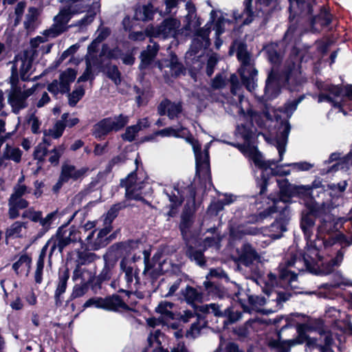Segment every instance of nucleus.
Wrapping results in <instances>:
<instances>
[{
    "mask_svg": "<svg viewBox=\"0 0 352 352\" xmlns=\"http://www.w3.org/2000/svg\"><path fill=\"white\" fill-rule=\"evenodd\" d=\"M210 19L214 23V30L217 37L224 32L226 25L230 23L219 11L212 10L210 12Z\"/></svg>",
    "mask_w": 352,
    "mask_h": 352,
    "instance_id": "obj_31",
    "label": "nucleus"
},
{
    "mask_svg": "<svg viewBox=\"0 0 352 352\" xmlns=\"http://www.w3.org/2000/svg\"><path fill=\"white\" fill-rule=\"evenodd\" d=\"M252 0H245L244 6L245 8L242 14L239 13L238 11L233 12V16L236 20H238L241 18H244V21L243 22V25L250 24L254 19V12L251 8Z\"/></svg>",
    "mask_w": 352,
    "mask_h": 352,
    "instance_id": "obj_39",
    "label": "nucleus"
},
{
    "mask_svg": "<svg viewBox=\"0 0 352 352\" xmlns=\"http://www.w3.org/2000/svg\"><path fill=\"white\" fill-rule=\"evenodd\" d=\"M283 319L285 324L281 328L277 335V339L269 340L268 345L274 352H289L290 347L307 342V345L313 349H318L320 352H327L330 348V336L325 333L322 320L315 319L306 324L297 326L298 336L295 339L283 340L282 334L287 329L292 331L294 324L289 317L280 316L273 320L274 324H277Z\"/></svg>",
    "mask_w": 352,
    "mask_h": 352,
    "instance_id": "obj_3",
    "label": "nucleus"
},
{
    "mask_svg": "<svg viewBox=\"0 0 352 352\" xmlns=\"http://www.w3.org/2000/svg\"><path fill=\"white\" fill-rule=\"evenodd\" d=\"M280 92V79L272 70L269 73L266 80L264 95L261 96L262 101L266 102L276 98Z\"/></svg>",
    "mask_w": 352,
    "mask_h": 352,
    "instance_id": "obj_22",
    "label": "nucleus"
},
{
    "mask_svg": "<svg viewBox=\"0 0 352 352\" xmlns=\"http://www.w3.org/2000/svg\"><path fill=\"white\" fill-rule=\"evenodd\" d=\"M128 122L129 117L123 114L104 118L96 125L94 134L96 137L100 138L108 134L111 131H117L120 130Z\"/></svg>",
    "mask_w": 352,
    "mask_h": 352,
    "instance_id": "obj_16",
    "label": "nucleus"
},
{
    "mask_svg": "<svg viewBox=\"0 0 352 352\" xmlns=\"http://www.w3.org/2000/svg\"><path fill=\"white\" fill-rule=\"evenodd\" d=\"M88 290V285L86 282L76 285L71 294V298L74 299L84 296Z\"/></svg>",
    "mask_w": 352,
    "mask_h": 352,
    "instance_id": "obj_64",
    "label": "nucleus"
},
{
    "mask_svg": "<svg viewBox=\"0 0 352 352\" xmlns=\"http://www.w3.org/2000/svg\"><path fill=\"white\" fill-rule=\"evenodd\" d=\"M158 50V45L154 43L153 45H148L146 50L142 52L140 56L141 63L140 65L141 69L146 67L151 63Z\"/></svg>",
    "mask_w": 352,
    "mask_h": 352,
    "instance_id": "obj_38",
    "label": "nucleus"
},
{
    "mask_svg": "<svg viewBox=\"0 0 352 352\" xmlns=\"http://www.w3.org/2000/svg\"><path fill=\"white\" fill-rule=\"evenodd\" d=\"M120 269L124 274V287L133 292L138 289L137 285L140 283L138 276L139 270L135 264V260L131 261L126 258L122 259L120 263Z\"/></svg>",
    "mask_w": 352,
    "mask_h": 352,
    "instance_id": "obj_18",
    "label": "nucleus"
},
{
    "mask_svg": "<svg viewBox=\"0 0 352 352\" xmlns=\"http://www.w3.org/2000/svg\"><path fill=\"white\" fill-rule=\"evenodd\" d=\"M304 96H300L298 99L287 102L283 107V112L287 118H290L293 113L297 109L299 103L303 100Z\"/></svg>",
    "mask_w": 352,
    "mask_h": 352,
    "instance_id": "obj_60",
    "label": "nucleus"
},
{
    "mask_svg": "<svg viewBox=\"0 0 352 352\" xmlns=\"http://www.w3.org/2000/svg\"><path fill=\"white\" fill-rule=\"evenodd\" d=\"M23 212L21 217L23 219H28L33 222H38V220L42 217V212L38 210H35L34 208H27Z\"/></svg>",
    "mask_w": 352,
    "mask_h": 352,
    "instance_id": "obj_58",
    "label": "nucleus"
},
{
    "mask_svg": "<svg viewBox=\"0 0 352 352\" xmlns=\"http://www.w3.org/2000/svg\"><path fill=\"white\" fill-rule=\"evenodd\" d=\"M111 230V225H104V228L98 231L97 237L94 241L92 237L95 231H91L86 237L88 245L94 250L105 246L108 243L107 234L110 232Z\"/></svg>",
    "mask_w": 352,
    "mask_h": 352,
    "instance_id": "obj_24",
    "label": "nucleus"
},
{
    "mask_svg": "<svg viewBox=\"0 0 352 352\" xmlns=\"http://www.w3.org/2000/svg\"><path fill=\"white\" fill-rule=\"evenodd\" d=\"M160 69L168 67L172 76H177L183 73L184 68L182 63H179L175 55H171L168 59H164L159 62Z\"/></svg>",
    "mask_w": 352,
    "mask_h": 352,
    "instance_id": "obj_28",
    "label": "nucleus"
},
{
    "mask_svg": "<svg viewBox=\"0 0 352 352\" xmlns=\"http://www.w3.org/2000/svg\"><path fill=\"white\" fill-rule=\"evenodd\" d=\"M47 253V250L45 248H43L41 250V252L40 253L39 257L38 258L37 263H36V269L35 271V281L37 283H41L42 282V276H43V271L44 267V260L45 257Z\"/></svg>",
    "mask_w": 352,
    "mask_h": 352,
    "instance_id": "obj_49",
    "label": "nucleus"
},
{
    "mask_svg": "<svg viewBox=\"0 0 352 352\" xmlns=\"http://www.w3.org/2000/svg\"><path fill=\"white\" fill-rule=\"evenodd\" d=\"M157 110L160 115L167 114L170 119H174L182 112V107L179 102L175 103L164 100L160 104Z\"/></svg>",
    "mask_w": 352,
    "mask_h": 352,
    "instance_id": "obj_27",
    "label": "nucleus"
},
{
    "mask_svg": "<svg viewBox=\"0 0 352 352\" xmlns=\"http://www.w3.org/2000/svg\"><path fill=\"white\" fill-rule=\"evenodd\" d=\"M100 4L98 2H94L91 6V10L90 11V14L86 15L83 19H82L79 21L80 25H85L87 24L90 23L94 20V16L100 10Z\"/></svg>",
    "mask_w": 352,
    "mask_h": 352,
    "instance_id": "obj_62",
    "label": "nucleus"
},
{
    "mask_svg": "<svg viewBox=\"0 0 352 352\" xmlns=\"http://www.w3.org/2000/svg\"><path fill=\"white\" fill-rule=\"evenodd\" d=\"M335 162L331 165V173L339 170L346 172L349 169L351 160L346 155L342 156L341 160Z\"/></svg>",
    "mask_w": 352,
    "mask_h": 352,
    "instance_id": "obj_57",
    "label": "nucleus"
},
{
    "mask_svg": "<svg viewBox=\"0 0 352 352\" xmlns=\"http://www.w3.org/2000/svg\"><path fill=\"white\" fill-rule=\"evenodd\" d=\"M330 21V14L326 10L320 11V14L311 19L310 31H319L322 27L327 25Z\"/></svg>",
    "mask_w": 352,
    "mask_h": 352,
    "instance_id": "obj_30",
    "label": "nucleus"
},
{
    "mask_svg": "<svg viewBox=\"0 0 352 352\" xmlns=\"http://www.w3.org/2000/svg\"><path fill=\"white\" fill-rule=\"evenodd\" d=\"M277 185L279 187L278 198L270 197L272 205L260 213L261 218H266L271 214L279 212V217L265 229L264 234L269 236L272 239H277L282 236L283 233L287 230V225L289 221V212L287 204L292 197L300 194H308L311 190L309 186H293L287 179H277Z\"/></svg>",
    "mask_w": 352,
    "mask_h": 352,
    "instance_id": "obj_5",
    "label": "nucleus"
},
{
    "mask_svg": "<svg viewBox=\"0 0 352 352\" xmlns=\"http://www.w3.org/2000/svg\"><path fill=\"white\" fill-rule=\"evenodd\" d=\"M231 84V92L234 96H238L240 104L242 106L244 102V97L240 93L241 85H240L238 77L235 74H232L230 78Z\"/></svg>",
    "mask_w": 352,
    "mask_h": 352,
    "instance_id": "obj_53",
    "label": "nucleus"
},
{
    "mask_svg": "<svg viewBox=\"0 0 352 352\" xmlns=\"http://www.w3.org/2000/svg\"><path fill=\"white\" fill-rule=\"evenodd\" d=\"M342 252H340L338 256L331 258V300H334L333 289L340 288L344 289L346 286H352V282L345 278L340 270L334 269V267H338L342 263Z\"/></svg>",
    "mask_w": 352,
    "mask_h": 352,
    "instance_id": "obj_21",
    "label": "nucleus"
},
{
    "mask_svg": "<svg viewBox=\"0 0 352 352\" xmlns=\"http://www.w3.org/2000/svg\"><path fill=\"white\" fill-rule=\"evenodd\" d=\"M348 221V217H336L335 214L331 213V233L340 232L341 228H344L347 232L346 229L344 228V225Z\"/></svg>",
    "mask_w": 352,
    "mask_h": 352,
    "instance_id": "obj_55",
    "label": "nucleus"
},
{
    "mask_svg": "<svg viewBox=\"0 0 352 352\" xmlns=\"http://www.w3.org/2000/svg\"><path fill=\"white\" fill-rule=\"evenodd\" d=\"M331 45L337 42L339 32H340V28L343 29L342 26H340V21L331 14Z\"/></svg>",
    "mask_w": 352,
    "mask_h": 352,
    "instance_id": "obj_61",
    "label": "nucleus"
},
{
    "mask_svg": "<svg viewBox=\"0 0 352 352\" xmlns=\"http://www.w3.org/2000/svg\"><path fill=\"white\" fill-rule=\"evenodd\" d=\"M188 254L190 260L194 261L198 265L204 266L205 265V258L201 251L190 248L189 249Z\"/></svg>",
    "mask_w": 352,
    "mask_h": 352,
    "instance_id": "obj_63",
    "label": "nucleus"
},
{
    "mask_svg": "<svg viewBox=\"0 0 352 352\" xmlns=\"http://www.w3.org/2000/svg\"><path fill=\"white\" fill-rule=\"evenodd\" d=\"M256 232L252 228H245L244 226L232 227L230 229V236L232 239L236 240L241 239L245 234H256Z\"/></svg>",
    "mask_w": 352,
    "mask_h": 352,
    "instance_id": "obj_47",
    "label": "nucleus"
},
{
    "mask_svg": "<svg viewBox=\"0 0 352 352\" xmlns=\"http://www.w3.org/2000/svg\"><path fill=\"white\" fill-rule=\"evenodd\" d=\"M280 274L278 281L276 276L270 273L265 279V286L263 291L267 295V298L258 296H248V302L250 308L244 306L245 311L251 312L255 311L265 314H269L278 311L282 303L289 298V295L279 291L275 287L295 289L298 288L297 274L295 271L287 267L284 264L279 266Z\"/></svg>",
    "mask_w": 352,
    "mask_h": 352,
    "instance_id": "obj_4",
    "label": "nucleus"
},
{
    "mask_svg": "<svg viewBox=\"0 0 352 352\" xmlns=\"http://www.w3.org/2000/svg\"><path fill=\"white\" fill-rule=\"evenodd\" d=\"M165 192L170 202L171 208H175L182 204L183 197L177 188H170L169 190H166Z\"/></svg>",
    "mask_w": 352,
    "mask_h": 352,
    "instance_id": "obj_48",
    "label": "nucleus"
},
{
    "mask_svg": "<svg viewBox=\"0 0 352 352\" xmlns=\"http://www.w3.org/2000/svg\"><path fill=\"white\" fill-rule=\"evenodd\" d=\"M88 171L87 167L77 168L72 164H64L60 174L61 179L66 182L70 179L76 180L85 175Z\"/></svg>",
    "mask_w": 352,
    "mask_h": 352,
    "instance_id": "obj_26",
    "label": "nucleus"
},
{
    "mask_svg": "<svg viewBox=\"0 0 352 352\" xmlns=\"http://www.w3.org/2000/svg\"><path fill=\"white\" fill-rule=\"evenodd\" d=\"M95 307L109 311H118L126 309L128 306L122 301L118 296H113L105 298L99 297L91 298L87 300L83 305L84 309Z\"/></svg>",
    "mask_w": 352,
    "mask_h": 352,
    "instance_id": "obj_19",
    "label": "nucleus"
},
{
    "mask_svg": "<svg viewBox=\"0 0 352 352\" xmlns=\"http://www.w3.org/2000/svg\"><path fill=\"white\" fill-rule=\"evenodd\" d=\"M30 192V189L26 185L15 184L8 201V215L12 219L20 216L19 210L27 208L29 202L23 197Z\"/></svg>",
    "mask_w": 352,
    "mask_h": 352,
    "instance_id": "obj_14",
    "label": "nucleus"
},
{
    "mask_svg": "<svg viewBox=\"0 0 352 352\" xmlns=\"http://www.w3.org/2000/svg\"><path fill=\"white\" fill-rule=\"evenodd\" d=\"M348 184L346 180L340 182L337 184H331V210L339 206L336 201L340 199L343 201V192L345 191Z\"/></svg>",
    "mask_w": 352,
    "mask_h": 352,
    "instance_id": "obj_32",
    "label": "nucleus"
},
{
    "mask_svg": "<svg viewBox=\"0 0 352 352\" xmlns=\"http://www.w3.org/2000/svg\"><path fill=\"white\" fill-rule=\"evenodd\" d=\"M144 269L143 276L146 280L153 281L162 274L163 269L161 261H157V256L155 255L152 261L148 259L146 252H144Z\"/></svg>",
    "mask_w": 352,
    "mask_h": 352,
    "instance_id": "obj_23",
    "label": "nucleus"
},
{
    "mask_svg": "<svg viewBox=\"0 0 352 352\" xmlns=\"http://www.w3.org/2000/svg\"><path fill=\"white\" fill-rule=\"evenodd\" d=\"M295 61L289 62L284 72V80L291 91H298V86L304 82L299 67V60L296 56Z\"/></svg>",
    "mask_w": 352,
    "mask_h": 352,
    "instance_id": "obj_20",
    "label": "nucleus"
},
{
    "mask_svg": "<svg viewBox=\"0 0 352 352\" xmlns=\"http://www.w3.org/2000/svg\"><path fill=\"white\" fill-rule=\"evenodd\" d=\"M239 116L241 121L248 120L245 124L240 123L237 125L236 133L237 135L241 137L245 142L243 144H251L250 140L252 136V126L255 124L258 127L263 128L266 125V122L272 119V116L269 111L258 113L254 111L252 109L245 111L243 107H240Z\"/></svg>",
    "mask_w": 352,
    "mask_h": 352,
    "instance_id": "obj_10",
    "label": "nucleus"
},
{
    "mask_svg": "<svg viewBox=\"0 0 352 352\" xmlns=\"http://www.w3.org/2000/svg\"><path fill=\"white\" fill-rule=\"evenodd\" d=\"M204 285L208 296L212 298H223L226 296L230 295L228 294L224 291L223 288L214 285L209 281H205L204 283Z\"/></svg>",
    "mask_w": 352,
    "mask_h": 352,
    "instance_id": "obj_41",
    "label": "nucleus"
},
{
    "mask_svg": "<svg viewBox=\"0 0 352 352\" xmlns=\"http://www.w3.org/2000/svg\"><path fill=\"white\" fill-rule=\"evenodd\" d=\"M153 6L148 3L144 6H140L136 8L134 17L136 20L146 21L153 19L155 14Z\"/></svg>",
    "mask_w": 352,
    "mask_h": 352,
    "instance_id": "obj_34",
    "label": "nucleus"
},
{
    "mask_svg": "<svg viewBox=\"0 0 352 352\" xmlns=\"http://www.w3.org/2000/svg\"><path fill=\"white\" fill-rule=\"evenodd\" d=\"M26 228V223L21 221H15L6 230V236L10 238H20L23 236V232Z\"/></svg>",
    "mask_w": 352,
    "mask_h": 352,
    "instance_id": "obj_43",
    "label": "nucleus"
},
{
    "mask_svg": "<svg viewBox=\"0 0 352 352\" xmlns=\"http://www.w3.org/2000/svg\"><path fill=\"white\" fill-rule=\"evenodd\" d=\"M315 226V217L312 212H302L300 228L307 241L306 252L302 256H292L291 260L284 263L287 267H295L299 272L306 269L309 272L317 275L330 274L329 263H324L320 252L329 247L330 226L328 221L320 222L317 230L316 239L311 241Z\"/></svg>",
    "mask_w": 352,
    "mask_h": 352,
    "instance_id": "obj_1",
    "label": "nucleus"
},
{
    "mask_svg": "<svg viewBox=\"0 0 352 352\" xmlns=\"http://www.w3.org/2000/svg\"><path fill=\"white\" fill-rule=\"evenodd\" d=\"M78 239H79L78 233L75 230L59 228L56 234L52 236L43 248H45L47 251L50 248L49 259L50 260L56 250L61 253L64 248L72 242L77 241Z\"/></svg>",
    "mask_w": 352,
    "mask_h": 352,
    "instance_id": "obj_13",
    "label": "nucleus"
},
{
    "mask_svg": "<svg viewBox=\"0 0 352 352\" xmlns=\"http://www.w3.org/2000/svg\"><path fill=\"white\" fill-rule=\"evenodd\" d=\"M107 76L111 79L115 84L118 85L121 82L120 73L116 65H107L105 68Z\"/></svg>",
    "mask_w": 352,
    "mask_h": 352,
    "instance_id": "obj_59",
    "label": "nucleus"
},
{
    "mask_svg": "<svg viewBox=\"0 0 352 352\" xmlns=\"http://www.w3.org/2000/svg\"><path fill=\"white\" fill-rule=\"evenodd\" d=\"M120 56L121 51L118 48L116 47L111 50L107 45H103L98 58L102 60L103 65L106 59H117Z\"/></svg>",
    "mask_w": 352,
    "mask_h": 352,
    "instance_id": "obj_42",
    "label": "nucleus"
},
{
    "mask_svg": "<svg viewBox=\"0 0 352 352\" xmlns=\"http://www.w3.org/2000/svg\"><path fill=\"white\" fill-rule=\"evenodd\" d=\"M346 311L331 306V347L338 352H347L346 339L352 336V323Z\"/></svg>",
    "mask_w": 352,
    "mask_h": 352,
    "instance_id": "obj_8",
    "label": "nucleus"
},
{
    "mask_svg": "<svg viewBox=\"0 0 352 352\" xmlns=\"http://www.w3.org/2000/svg\"><path fill=\"white\" fill-rule=\"evenodd\" d=\"M183 295L186 300L188 303H192L195 301L199 302L203 299L202 295L196 289L192 287H186L184 291H183Z\"/></svg>",
    "mask_w": 352,
    "mask_h": 352,
    "instance_id": "obj_50",
    "label": "nucleus"
},
{
    "mask_svg": "<svg viewBox=\"0 0 352 352\" xmlns=\"http://www.w3.org/2000/svg\"><path fill=\"white\" fill-rule=\"evenodd\" d=\"M110 34L108 28L100 27L96 32V38L89 45L87 52L90 54H97L100 43L104 41Z\"/></svg>",
    "mask_w": 352,
    "mask_h": 352,
    "instance_id": "obj_36",
    "label": "nucleus"
},
{
    "mask_svg": "<svg viewBox=\"0 0 352 352\" xmlns=\"http://www.w3.org/2000/svg\"><path fill=\"white\" fill-rule=\"evenodd\" d=\"M224 314L223 317H226L228 319V321L225 320L223 322L226 324L228 323L235 322L241 318V312L233 307L225 309Z\"/></svg>",
    "mask_w": 352,
    "mask_h": 352,
    "instance_id": "obj_54",
    "label": "nucleus"
},
{
    "mask_svg": "<svg viewBox=\"0 0 352 352\" xmlns=\"http://www.w3.org/2000/svg\"><path fill=\"white\" fill-rule=\"evenodd\" d=\"M69 277V274L67 270H65L60 274L58 278V284L55 292V298L58 300L60 296L65 292L67 288V283Z\"/></svg>",
    "mask_w": 352,
    "mask_h": 352,
    "instance_id": "obj_46",
    "label": "nucleus"
},
{
    "mask_svg": "<svg viewBox=\"0 0 352 352\" xmlns=\"http://www.w3.org/2000/svg\"><path fill=\"white\" fill-rule=\"evenodd\" d=\"M173 303L167 301L161 302L156 307L155 311L161 315L162 319H173Z\"/></svg>",
    "mask_w": 352,
    "mask_h": 352,
    "instance_id": "obj_45",
    "label": "nucleus"
},
{
    "mask_svg": "<svg viewBox=\"0 0 352 352\" xmlns=\"http://www.w3.org/2000/svg\"><path fill=\"white\" fill-rule=\"evenodd\" d=\"M237 58L241 64L239 72L242 82L249 91H252L256 86L257 71L254 67L245 47L242 44H240L238 47Z\"/></svg>",
    "mask_w": 352,
    "mask_h": 352,
    "instance_id": "obj_12",
    "label": "nucleus"
},
{
    "mask_svg": "<svg viewBox=\"0 0 352 352\" xmlns=\"http://www.w3.org/2000/svg\"><path fill=\"white\" fill-rule=\"evenodd\" d=\"M340 78L342 83H331V107L346 116L349 111H352V84L343 85V79L341 76Z\"/></svg>",
    "mask_w": 352,
    "mask_h": 352,
    "instance_id": "obj_11",
    "label": "nucleus"
},
{
    "mask_svg": "<svg viewBox=\"0 0 352 352\" xmlns=\"http://www.w3.org/2000/svg\"><path fill=\"white\" fill-rule=\"evenodd\" d=\"M84 95V88L81 86L76 87L71 94L68 95L69 104L72 107H74L83 97Z\"/></svg>",
    "mask_w": 352,
    "mask_h": 352,
    "instance_id": "obj_56",
    "label": "nucleus"
},
{
    "mask_svg": "<svg viewBox=\"0 0 352 352\" xmlns=\"http://www.w3.org/2000/svg\"><path fill=\"white\" fill-rule=\"evenodd\" d=\"M186 9L188 14L186 16V24L185 29L189 31H195V38H193L190 51L188 54L190 56L195 55L201 48L207 47L210 44L209 34L210 26L206 24L202 28L197 30L201 24L199 18H197L195 14V7L191 2H187Z\"/></svg>",
    "mask_w": 352,
    "mask_h": 352,
    "instance_id": "obj_9",
    "label": "nucleus"
},
{
    "mask_svg": "<svg viewBox=\"0 0 352 352\" xmlns=\"http://www.w3.org/2000/svg\"><path fill=\"white\" fill-rule=\"evenodd\" d=\"M69 114L67 113H63L61 116V119L58 120L52 127V129H50L48 132L45 131L44 132V138H43V142L45 144H47V145H50V143L47 140V136L50 135L54 139L59 138L63 133V131L66 127V124L65 123V120L67 118Z\"/></svg>",
    "mask_w": 352,
    "mask_h": 352,
    "instance_id": "obj_29",
    "label": "nucleus"
},
{
    "mask_svg": "<svg viewBox=\"0 0 352 352\" xmlns=\"http://www.w3.org/2000/svg\"><path fill=\"white\" fill-rule=\"evenodd\" d=\"M180 21L176 19L169 18L165 19L158 27L148 26L146 30V34L148 36L175 37L179 32Z\"/></svg>",
    "mask_w": 352,
    "mask_h": 352,
    "instance_id": "obj_17",
    "label": "nucleus"
},
{
    "mask_svg": "<svg viewBox=\"0 0 352 352\" xmlns=\"http://www.w3.org/2000/svg\"><path fill=\"white\" fill-rule=\"evenodd\" d=\"M47 30L44 32L43 36L32 38L30 41V47L16 55L14 60L10 78L11 89L8 102L12 107V112L16 114L27 107V98L32 96L38 87V85L28 87L23 82L29 79L33 72V61L39 54L41 46L47 41L48 37L53 38L47 34Z\"/></svg>",
    "mask_w": 352,
    "mask_h": 352,
    "instance_id": "obj_2",
    "label": "nucleus"
},
{
    "mask_svg": "<svg viewBox=\"0 0 352 352\" xmlns=\"http://www.w3.org/2000/svg\"><path fill=\"white\" fill-rule=\"evenodd\" d=\"M162 335L160 330H155L154 332L151 333L148 336V346L144 352H160L162 350L161 342L160 336Z\"/></svg>",
    "mask_w": 352,
    "mask_h": 352,
    "instance_id": "obj_40",
    "label": "nucleus"
},
{
    "mask_svg": "<svg viewBox=\"0 0 352 352\" xmlns=\"http://www.w3.org/2000/svg\"><path fill=\"white\" fill-rule=\"evenodd\" d=\"M155 135L162 137H175L185 138L186 142L191 144L196 162V173L199 177L210 179V168L208 149L210 143L205 145L203 151L201 149L200 144L198 141L194 140L191 135H189L188 130L183 126L179 127H167L166 129L157 131Z\"/></svg>",
    "mask_w": 352,
    "mask_h": 352,
    "instance_id": "obj_7",
    "label": "nucleus"
},
{
    "mask_svg": "<svg viewBox=\"0 0 352 352\" xmlns=\"http://www.w3.org/2000/svg\"><path fill=\"white\" fill-rule=\"evenodd\" d=\"M257 257L254 249L249 244H244L239 252V259L245 265H249Z\"/></svg>",
    "mask_w": 352,
    "mask_h": 352,
    "instance_id": "obj_33",
    "label": "nucleus"
},
{
    "mask_svg": "<svg viewBox=\"0 0 352 352\" xmlns=\"http://www.w3.org/2000/svg\"><path fill=\"white\" fill-rule=\"evenodd\" d=\"M291 130V126L288 121H285L281 125L280 134L277 136L276 140V147L278 150L279 155L278 161L275 160H267L265 161L263 159L262 154L257 150L256 147L252 144H232L234 146L236 147L243 154L247 157L252 160L256 166L263 170V173L265 172L268 173V169L270 166L275 165L277 162H281L283 159V155L285 153V147L287 143L288 135ZM262 182L259 185L261 186L260 193L263 194L266 191L267 186V179L262 175Z\"/></svg>",
    "mask_w": 352,
    "mask_h": 352,
    "instance_id": "obj_6",
    "label": "nucleus"
},
{
    "mask_svg": "<svg viewBox=\"0 0 352 352\" xmlns=\"http://www.w3.org/2000/svg\"><path fill=\"white\" fill-rule=\"evenodd\" d=\"M125 206L122 204H118L113 206L102 217L104 225H111L113 220L117 217L118 211Z\"/></svg>",
    "mask_w": 352,
    "mask_h": 352,
    "instance_id": "obj_52",
    "label": "nucleus"
},
{
    "mask_svg": "<svg viewBox=\"0 0 352 352\" xmlns=\"http://www.w3.org/2000/svg\"><path fill=\"white\" fill-rule=\"evenodd\" d=\"M86 69L83 74L79 77L78 82H85L88 80H93L94 78L92 69L95 67L102 65V60L98 58V54H90L87 52L86 57Z\"/></svg>",
    "mask_w": 352,
    "mask_h": 352,
    "instance_id": "obj_25",
    "label": "nucleus"
},
{
    "mask_svg": "<svg viewBox=\"0 0 352 352\" xmlns=\"http://www.w3.org/2000/svg\"><path fill=\"white\" fill-rule=\"evenodd\" d=\"M76 71L73 69H67L60 75V80L62 82L63 90L69 91L70 83H72L76 77Z\"/></svg>",
    "mask_w": 352,
    "mask_h": 352,
    "instance_id": "obj_44",
    "label": "nucleus"
},
{
    "mask_svg": "<svg viewBox=\"0 0 352 352\" xmlns=\"http://www.w3.org/2000/svg\"><path fill=\"white\" fill-rule=\"evenodd\" d=\"M121 186L125 188L126 197L128 199L143 200L142 197L149 192L150 185L137 179L136 175L131 173L121 181Z\"/></svg>",
    "mask_w": 352,
    "mask_h": 352,
    "instance_id": "obj_15",
    "label": "nucleus"
},
{
    "mask_svg": "<svg viewBox=\"0 0 352 352\" xmlns=\"http://www.w3.org/2000/svg\"><path fill=\"white\" fill-rule=\"evenodd\" d=\"M23 152L18 147L7 144L3 149L1 160H8L15 163H19L21 161Z\"/></svg>",
    "mask_w": 352,
    "mask_h": 352,
    "instance_id": "obj_35",
    "label": "nucleus"
},
{
    "mask_svg": "<svg viewBox=\"0 0 352 352\" xmlns=\"http://www.w3.org/2000/svg\"><path fill=\"white\" fill-rule=\"evenodd\" d=\"M289 11L292 14L297 13V9L300 10V13L303 12L304 8H306L308 13L311 12V8L310 5L306 3L304 0H289Z\"/></svg>",
    "mask_w": 352,
    "mask_h": 352,
    "instance_id": "obj_51",
    "label": "nucleus"
},
{
    "mask_svg": "<svg viewBox=\"0 0 352 352\" xmlns=\"http://www.w3.org/2000/svg\"><path fill=\"white\" fill-rule=\"evenodd\" d=\"M31 262L32 259L28 255L22 254L18 261L13 264L12 268L17 274H25L28 275L30 272Z\"/></svg>",
    "mask_w": 352,
    "mask_h": 352,
    "instance_id": "obj_37",
    "label": "nucleus"
}]
</instances>
